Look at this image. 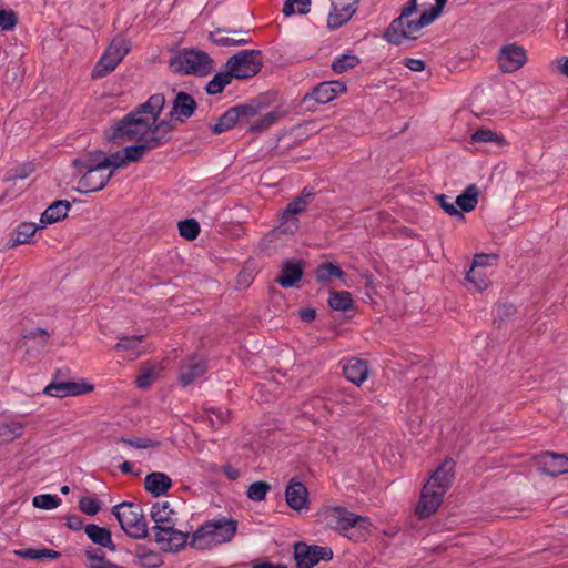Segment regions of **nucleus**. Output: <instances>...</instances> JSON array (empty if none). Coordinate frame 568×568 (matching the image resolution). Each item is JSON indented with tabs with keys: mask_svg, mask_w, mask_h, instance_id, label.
<instances>
[{
	"mask_svg": "<svg viewBox=\"0 0 568 568\" xmlns=\"http://www.w3.org/2000/svg\"><path fill=\"white\" fill-rule=\"evenodd\" d=\"M164 104L165 98L162 93L151 95L144 103L113 124L109 139L119 144L128 141L146 142L150 139H158L164 145L170 140L171 131L168 121H158Z\"/></svg>",
	"mask_w": 568,
	"mask_h": 568,
	"instance_id": "1",
	"label": "nucleus"
},
{
	"mask_svg": "<svg viewBox=\"0 0 568 568\" xmlns=\"http://www.w3.org/2000/svg\"><path fill=\"white\" fill-rule=\"evenodd\" d=\"M174 515L175 511L170 507L169 501L153 504L150 513V517L154 521L152 527L154 540L161 545V549L165 552L180 551L190 538L187 532L175 528L178 519Z\"/></svg>",
	"mask_w": 568,
	"mask_h": 568,
	"instance_id": "2",
	"label": "nucleus"
},
{
	"mask_svg": "<svg viewBox=\"0 0 568 568\" xmlns=\"http://www.w3.org/2000/svg\"><path fill=\"white\" fill-rule=\"evenodd\" d=\"M237 531V520L217 517L204 523L191 536L187 544L196 549H210L213 546L231 541Z\"/></svg>",
	"mask_w": 568,
	"mask_h": 568,
	"instance_id": "3",
	"label": "nucleus"
},
{
	"mask_svg": "<svg viewBox=\"0 0 568 568\" xmlns=\"http://www.w3.org/2000/svg\"><path fill=\"white\" fill-rule=\"evenodd\" d=\"M72 164L79 173H82L78 181V191L81 193L98 192L112 178V171H106L97 155L74 159Z\"/></svg>",
	"mask_w": 568,
	"mask_h": 568,
	"instance_id": "4",
	"label": "nucleus"
},
{
	"mask_svg": "<svg viewBox=\"0 0 568 568\" xmlns=\"http://www.w3.org/2000/svg\"><path fill=\"white\" fill-rule=\"evenodd\" d=\"M111 513L130 538L144 539L148 537V524L140 505L123 501L113 506Z\"/></svg>",
	"mask_w": 568,
	"mask_h": 568,
	"instance_id": "5",
	"label": "nucleus"
},
{
	"mask_svg": "<svg viewBox=\"0 0 568 568\" xmlns=\"http://www.w3.org/2000/svg\"><path fill=\"white\" fill-rule=\"evenodd\" d=\"M130 51V42L124 38H115L97 62L92 77L100 79L115 70L118 64Z\"/></svg>",
	"mask_w": 568,
	"mask_h": 568,
	"instance_id": "6",
	"label": "nucleus"
},
{
	"mask_svg": "<svg viewBox=\"0 0 568 568\" xmlns=\"http://www.w3.org/2000/svg\"><path fill=\"white\" fill-rule=\"evenodd\" d=\"M258 113V105L253 103L237 104L229 108L219 119L217 122L211 126L215 134H221L233 129L235 125L247 124Z\"/></svg>",
	"mask_w": 568,
	"mask_h": 568,
	"instance_id": "7",
	"label": "nucleus"
},
{
	"mask_svg": "<svg viewBox=\"0 0 568 568\" xmlns=\"http://www.w3.org/2000/svg\"><path fill=\"white\" fill-rule=\"evenodd\" d=\"M334 557L329 547L308 545L296 541L293 546V558L296 568H314L321 560L331 561Z\"/></svg>",
	"mask_w": 568,
	"mask_h": 568,
	"instance_id": "8",
	"label": "nucleus"
},
{
	"mask_svg": "<svg viewBox=\"0 0 568 568\" xmlns=\"http://www.w3.org/2000/svg\"><path fill=\"white\" fill-rule=\"evenodd\" d=\"M261 67V51L258 50H242L232 55L226 62V68L231 70L236 79L252 78L258 73Z\"/></svg>",
	"mask_w": 568,
	"mask_h": 568,
	"instance_id": "9",
	"label": "nucleus"
},
{
	"mask_svg": "<svg viewBox=\"0 0 568 568\" xmlns=\"http://www.w3.org/2000/svg\"><path fill=\"white\" fill-rule=\"evenodd\" d=\"M326 525L334 530L346 531L351 528L368 529V517L356 515L344 507H332L325 513Z\"/></svg>",
	"mask_w": 568,
	"mask_h": 568,
	"instance_id": "10",
	"label": "nucleus"
},
{
	"mask_svg": "<svg viewBox=\"0 0 568 568\" xmlns=\"http://www.w3.org/2000/svg\"><path fill=\"white\" fill-rule=\"evenodd\" d=\"M175 63L179 64L176 71L184 74L207 75L214 69V62L209 54L199 50H185L172 65Z\"/></svg>",
	"mask_w": 568,
	"mask_h": 568,
	"instance_id": "11",
	"label": "nucleus"
},
{
	"mask_svg": "<svg viewBox=\"0 0 568 568\" xmlns=\"http://www.w3.org/2000/svg\"><path fill=\"white\" fill-rule=\"evenodd\" d=\"M33 168L31 164H21L6 173L2 179V199L12 200L17 197L24 189V180L31 174Z\"/></svg>",
	"mask_w": 568,
	"mask_h": 568,
	"instance_id": "12",
	"label": "nucleus"
},
{
	"mask_svg": "<svg viewBox=\"0 0 568 568\" xmlns=\"http://www.w3.org/2000/svg\"><path fill=\"white\" fill-rule=\"evenodd\" d=\"M445 494L446 493H444L443 489L439 490L428 484H425L415 509L417 517L419 519H425L433 515L443 503Z\"/></svg>",
	"mask_w": 568,
	"mask_h": 568,
	"instance_id": "13",
	"label": "nucleus"
},
{
	"mask_svg": "<svg viewBox=\"0 0 568 568\" xmlns=\"http://www.w3.org/2000/svg\"><path fill=\"white\" fill-rule=\"evenodd\" d=\"M539 470L551 477L568 473V455L542 452L536 457Z\"/></svg>",
	"mask_w": 568,
	"mask_h": 568,
	"instance_id": "14",
	"label": "nucleus"
},
{
	"mask_svg": "<svg viewBox=\"0 0 568 568\" xmlns=\"http://www.w3.org/2000/svg\"><path fill=\"white\" fill-rule=\"evenodd\" d=\"M312 195L313 193L306 192V190H304L301 196L295 197L287 204L283 212L281 224V226L284 229V232L294 233L297 230L298 221L295 216L307 209L308 199Z\"/></svg>",
	"mask_w": 568,
	"mask_h": 568,
	"instance_id": "15",
	"label": "nucleus"
},
{
	"mask_svg": "<svg viewBox=\"0 0 568 568\" xmlns=\"http://www.w3.org/2000/svg\"><path fill=\"white\" fill-rule=\"evenodd\" d=\"M435 19L424 10L418 19H407L405 22H402L398 27H395L394 38L398 39V41L390 42L392 44H402L404 39H416L419 34V31L430 24Z\"/></svg>",
	"mask_w": 568,
	"mask_h": 568,
	"instance_id": "16",
	"label": "nucleus"
},
{
	"mask_svg": "<svg viewBox=\"0 0 568 568\" xmlns=\"http://www.w3.org/2000/svg\"><path fill=\"white\" fill-rule=\"evenodd\" d=\"M93 387L85 383L63 382L53 379L45 386L43 393L45 395L63 398L68 396L82 395L90 392Z\"/></svg>",
	"mask_w": 568,
	"mask_h": 568,
	"instance_id": "17",
	"label": "nucleus"
},
{
	"mask_svg": "<svg viewBox=\"0 0 568 568\" xmlns=\"http://www.w3.org/2000/svg\"><path fill=\"white\" fill-rule=\"evenodd\" d=\"M499 68L504 72H514L526 62L525 50L517 44L504 45L498 57Z\"/></svg>",
	"mask_w": 568,
	"mask_h": 568,
	"instance_id": "18",
	"label": "nucleus"
},
{
	"mask_svg": "<svg viewBox=\"0 0 568 568\" xmlns=\"http://www.w3.org/2000/svg\"><path fill=\"white\" fill-rule=\"evenodd\" d=\"M346 84L341 81H324L312 89L311 93L305 95L306 99H313L318 103L325 104L333 101L338 94L345 92Z\"/></svg>",
	"mask_w": 568,
	"mask_h": 568,
	"instance_id": "19",
	"label": "nucleus"
},
{
	"mask_svg": "<svg viewBox=\"0 0 568 568\" xmlns=\"http://www.w3.org/2000/svg\"><path fill=\"white\" fill-rule=\"evenodd\" d=\"M206 363L200 356L189 357L180 368V382L183 386H187L196 382L206 372Z\"/></svg>",
	"mask_w": 568,
	"mask_h": 568,
	"instance_id": "20",
	"label": "nucleus"
},
{
	"mask_svg": "<svg viewBox=\"0 0 568 568\" xmlns=\"http://www.w3.org/2000/svg\"><path fill=\"white\" fill-rule=\"evenodd\" d=\"M455 462L446 458L433 473L426 484L446 493L453 484Z\"/></svg>",
	"mask_w": 568,
	"mask_h": 568,
	"instance_id": "21",
	"label": "nucleus"
},
{
	"mask_svg": "<svg viewBox=\"0 0 568 568\" xmlns=\"http://www.w3.org/2000/svg\"><path fill=\"white\" fill-rule=\"evenodd\" d=\"M357 10L356 1L354 0H336L333 2V11L328 16V26L331 28H338L347 22Z\"/></svg>",
	"mask_w": 568,
	"mask_h": 568,
	"instance_id": "22",
	"label": "nucleus"
},
{
	"mask_svg": "<svg viewBox=\"0 0 568 568\" xmlns=\"http://www.w3.org/2000/svg\"><path fill=\"white\" fill-rule=\"evenodd\" d=\"M285 497L287 505L294 510L301 511L308 508V491L301 481L292 479L286 487Z\"/></svg>",
	"mask_w": 568,
	"mask_h": 568,
	"instance_id": "23",
	"label": "nucleus"
},
{
	"mask_svg": "<svg viewBox=\"0 0 568 568\" xmlns=\"http://www.w3.org/2000/svg\"><path fill=\"white\" fill-rule=\"evenodd\" d=\"M196 101L192 95L185 92H179L173 101L171 115L178 121L184 122L191 118L196 110Z\"/></svg>",
	"mask_w": 568,
	"mask_h": 568,
	"instance_id": "24",
	"label": "nucleus"
},
{
	"mask_svg": "<svg viewBox=\"0 0 568 568\" xmlns=\"http://www.w3.org/2000/svg\"><path fill=\"white\" fill-rule=\"evenodd\" d=\"M343 374L353 384L361 385L368 377L367 363L359 358H349L343 363Z\"/></svg>",
	"mask_w": 568,
	"mask_h": 568,
	"instance_id": "25",
	"label": "nucleus"
},
{
	"mask_svg": "<svg viewBox=\"0 0 568 568\" xmlns=\"http://www.w3.org/2000/svg\"><path fill=\"white\" fill-rule=\"evenodd\" d=\"M50 334L43 328H36L23 336V346L31 356L39 355L48 345Z\"/></svg>",
	"mask_w": 568,
	"mask_h": 568,
	"instance_id": "26",
	"label": "nucleus"
},
{
	"mask_svg": "<svg viewBox=\"0 0 568 568\" xmlns=\"http://www.w3.org/2000/svg\"><path fill=\"white\" fill-rule=\"evenodd\" d=\"M85 535L88 538L100 547L106 548L110 551H115L116 546L112 540V532L106 527H101L95 524H88L84 527Z\"/></svg>",
	"mask_w": 568,
	"mask_h": 568,
	"instance_id": "27",
	"label": "nucleus"
},
{
	"mask_svg": "<svg viewBox=\"0 0 568 568\" xmlns=\"http://www.w3.org/2000/svg\"><path fill=\"white\" fill-rule=\"evenodd\" d=\"M144 487L153 497H160L172 487V479L164 473L154 471L146 475Z\"/></svg>",
	"mask_w": 568,
	"mask_h": 568,
	"instance_id": "28",
	"label": "nucleus"
},
{
	"mask_svg": "<svg viewBox=\"0 0 568 568\" xmlns=\"http://www.w3.org/2000/svg\"><path fill=\"white\" fill-rule=\"evenodd\" d=\"M159 146H162V141L158 139H150L146 142H136L135 144L125 146L123 149V156L129 165L132 162L140 161L148 152Z\"/></svg>",
	"mask_w": 568,
	"mask_h": 568,
	"instance_id": "29",
	"label": "nucleus"
},
{
	"mask_svg": "<svg viewBox=\"0 0 568 568\" xmlns=\"http://www.w3.org/2000/svg\"><path fill=\"white\" fill-rule=\"evenodd\" d=\"M303 270L300 263L293 261H286L282 265L281 276L277 278V283L283 288L293 287L302 278Z\"/></svg>",
	"mask_w": 568,
	"mask_h": 568,
	"instance_id": "30",
	"label": "nucleus"
},
{
	"mask_svg": "<svg viewBox=\"0 0 568 568\" xmlns=\"http://www.w3.org/2000/svg\"><path fill=\"white\" fill-rule=\"evenodd\" d=\"M71 209L70 202L67 200L54 201L47 210L41 214L40 222L42 225L52 224L67 217L68 212Z\"/></svg>",
	"mask_w": 568,
	"mask_h": 568,
	"instance_id": "31",
	"label": "nucleus"
},
{
	"mask_svg": "<svg viewBox=\"0 0 568 568\" xmlns=\"http://www.w3.org/2000/svg\"><path fill=\"white\" fill-rule=\"evenodd\" d=\"M222 32L235 33V34L236 33L248 34L250 30H246V29H239V30L223 29V30H221V29H219L215 32L211 33L212 41L215 44H217V45H221V47H240V45H245V44H248V43L252 42L251 39H246V38L235 39V38L224 37V36L221 34Z\"/></svg>",
	"mask_w": 568,
	"mask_h": 568,
	"instance_id": "32",
	"label": "nucleus"
},
{
	"mask_svg": "<svg viewBox=\"0 0 568 568\" xmlns=\"http://www.w3.org/2000/svg\"><path fill=\"white\" fill-rule=\"evenodd\" d=\"M38 226L34 223H28L23 222L20 223L14 233L11 235V237L7 242L8 247H16L19 244L29 243L31 237L37 232Z\"/></svg>",
	"mask_w": 568,
	"mask_h": 568,
	"instance_id": "33",
	"label": "nucleus"
},
{
	"mask_svg": "<svg viewBox=\"0 0 568 568\" xmlns=\"http://www.w3.org/2000/svg\"><path fill=\"white\" fill-rule=\"evenodd\" d=\"M417 10V0H408L404 7L402 8L400 16L392 21L389 27L387 28L385 32V39L388 42H395L398 41V39L394 38L395 33V27H398L402 22H405L408 18L413 16Z\"/></svg>",
	"mask_w": 568,
	"mask_h": 568,
	"instance_id": "34",
	"label": "nucleus"
},
{
	"mask_svg": "<svg viewBox=\"0 0 568 568\" xmlns=\"http://www.w3.org/2000/svg\"><path fill=\"white\" fill-rule=\"evenodd\" d=\"M478 187L470 184L456 197L455 206L457 205L465 213L471 212L478 203Z\"/></svg>",
	"mask_w": 568,
	"mask_h": 568,
	"instance_id": "35",
	"label": "nucleus"
},
{
	"mask_svg": "<svg viewBox=\"0 0 568 568\" xmlns=\"http://www.w3.org/2000/svg\"><path fill=\"white\" fill-rule=\"evenodd\" d=\"M18 58L16 60L10 61L7 71H6V82L11 87H18L24 75V70L20 62V58L23 55V49L20 48L17 53Z\"/></svg>",
	"mask_w": 568,
	"mask_h": 568,
	"instance_id": "36",
	"label": "nucleus"
},
{
	"mask_svg": "<svg viewBox=\"0 0 568 568\" xmlns=\"http://www.w3.org/2000/svg\"><path fill=\"white\" fill-rule=\"evenodd\" d=\"M235 78L230 69L226 71L217 72L212 80H210L205 87L209 94L221 93L224 88L231 83L232 79Z\"/></svg>",
	"mask_w": 568,
	"mask_h": 568,
	"instance_id": "37",
	"label": "nucleus"
},
{
	"mask_svg": "<svg viewBox=\"0 0 568 568\" xmlns=\"http://www.w3.org/2000/svg\"><path fill=\"white\" fill-rule=\"evenodd\" d=\"M344 276L345 273L342 271V268L331 262L318 265L315 272V277L318 282H328L332 278L343 280Z\"/></svg>",
	"mask_w": 568,
	"mask_h": 568,
	"instance_id": "38",
	"label": "nucleus"
},
{
	"mask_svg": "<svg viewBox=\"0 0 568 568\" xmlns=\"http://www.w3.org/2000/svg\"><path fill=\"white\" fill-rule=\"evenodd\" d=\"M123 154L124 151L122 149L121 151H116L110 155H105L104 153L99 152L97 154V158L103 164L104 169L106 171H112L113 174L116 169L125 168L128 165V162L124 159Z\"/></svg>",
	"mask_w": 568,
	"mask_h": 568,
	"instance_id": "39",
	"label": "nucleus"
},
{
	"mask_svg": "<svg viewBox=\"0 0 568 568\" xmlns=\"http://www.w3.org/2000/svg\"><path fill=\"white\" fill-rule=\"evenodd\" d=\"M282 113L278 110H272L255 121H250V131L252 132H263L268 130L272 125H274L281 118Z\"/></svg>",
	"mask_w": 568,
	"mask_h": 568,
	"instance_id": "40",
	"label": "nucleus"
},
{
	"mask_svg": "<svg viewBox=\"0 0 568 568\" xmlns=\"http://www.w3.org/2000/svg\"><path fill=\"white\" fill-rule=\"evenodd\" d=\"M331 308L339 312H347L353 307V298L349 292H331L328 298Z\"/></svg>",
	"mask_w": 568,
	"mask_h": 568,
	"instance_id": "41",
	"label": "nucleus"
},
{
	"mask_svg": "<svg viewBox=\"0 0 568 568\" xmlns=\"http://www.w3.org/2000/svg\"><path fill=\"white\" fill-rule=\"evenodd\" d=\"M206 418L196 419L195 422L203 423L209 422L212 426L215 424H229L232 422L231 413L226 408L222 407H210L205 409Z\"/></svg>",
	"mask_w": 568,
	"mask_h": 568,
	"instance_id": "42",
	"label": "nucleus"
},
{
	"mask_svg": "<svg viewBox=\"0 0 568 568\" xmlns=\"http://www.w3.org/2000/svg\"><path fill=\"white\" fill-rule=\"evenodd\" d=\"M14 555L20 556L22 558L32 559V560H40V559H57L60 557V552L42 548V549H33V548H26L20 550H14Z\"/></svg>",
	"mask_w": 568,
	"mask_h": 568,
	"instance_id": "43",
	"label": "nucleus"
},
{
	"mask_svg": "<svg viewBox=\"0 0 568 568\" xmlns=\"http://www.w3.org/2000/svg\"><path fill=\"white\" fill-rule=\"evenodd\" d=\"M361 62V59L351 53H343L334 58L332 62V70L336 73L346 72L355 67H357Z\"/></svg>",
	"mask_w": 568,
	"mask_h": 568,
	"instance_id": "44",
	"label": "nucleus"
},
{
	"mask_svg": "<svg viewBox=\"0 0 568 568\" xmlns=\"http://www.w3.org/2000/svg\"><path fill=\"white\" fill-rule=\"evenodd\" d=\"M471 140L475 143H493L498 146L505 144L504 136L489 129H479L475 131L471 135Z\"/></svg>",
	"mask_w": 568,
	"mask_h": 568,
	"instance_id": "45",
	"label": "nucleus"
},
{
	"mask_svg": "<svg viewBox=\"0 0 568 568\" xmlns=\"http://www.w3.org/2000/svg\"><path fill=\"white\" fill-rule=\"evenodd\" d=\"M311 0H285L282 12L285 17H291L295 13L304 16L310 12Z\"/></svg>",
	"mask_w": 568,
	"mask_h": 568,
	"instance_id": "46",
	"label": "nucleus"
},
{
	"mask_svg": "<svg viewBox=\"0 0 568 568\" xmlns=\"http://www.w3.org/2000/svg\"><path fill=\"white\" fill-rule=\"evenodd\" d=\"M271 490V485L266 481H254L248 486L247 498L253 501H262L265 499L267 493Z\"/></svg>",
	"mask_w": 568,
	"mask_h": 568,
	"instance_id": "47",
	"label": "nucleus"
},
{
	"mask_svg": "<svg viewBox=\"0 0 568 568\" xmlns=\"http://www.w3.org/2000/svg\"><path fill=\"white\" fill-rule=\"evenodd\" d=\"M61 503H62V500L60 497H58L57 495H51V494L37 495L32 499V505L36 508L45 509V510L54 509L58 506H60Z\"/></svg>",
	"mask_w": 568,
	"mask_h": 568,
	"instance_id": "48",
	"label": "nucleus"
},
{
	"mask_svg": "<svg viewBox=\"0 0 568 568\" xmlns=\"http://www.w3.org/2000/svg\"><path fill=\"white\" fill-rule=\"evenodd\" d=\"M116 443H122V444H125V445H129V446H132L134 448H139V449H146V448H158L161 446V442L160 440H154V439H151V438H148V437H144V438H141V437H132V438H126V437H121L116 440Z\"/></svg>",
	"mask_w": 568,
	"mask_h": 568,
	"instance_id": "49",
	"label": "nucleus"
},
{
	"mask_svg": "<svg viewBox=\"0 0 568 568\" xmlns=\"http://www.w3.org/2000/svg\"><path fill=\"white\" fill-rule=\"evenodd\" d=\"M180 235L186 240H195L200 233V224L194 219H186L179 222Z\"/></svg>",
	"mask_w": 568,
	"mask_h": 568,
	"instance_id": "50",
	"label": "nucleus"
},
{
	"mask_svg": "<svg viewBox=\"0 0 568 568\" xmlns=\"http://www.w3.org/2000/svg\"><path fill=\"white\" fill-rule=\"evenodd\" d=\"M466 280L474 285L477 291H484L488 286L487 274L479 268H470L466 274Z\"/></svg>",
	"mask_w": 568,
	"mask_h": 568,
	"instance_id": "51",
	"label": "nucleus"
},
{
	"mask_svg": "<svg viewBox=\"0 0 568 568\" xmlns=\"http://www.w3.org/2000/svg\"><path fill=\"white\" fill-rule=\"evenodd\" d=\"M143 338V335L121 336L114 348L116 351L134 349L142 343Z\"/></svg>",
	"mask_w": 568,
	"mask_h": 568,
	"instance_id": "52",
	"label": "nucleus"
},
{
	"mask_svg": "<svg viewBox=\"0 0 568 568\" xmlns=\"http://www.w3.org/2000/svg\"><path fill=\"white\" fill-rule=\"evenodd\" d=\"M79 509L89 516H94L101 510V504L95 498L81 497L79 500Z\"/></svg>",
	"mask_w": 568,
	"mask_h": 568,
	"instance_id": "53",
	"label": "nucleus"
},
{
	"mask_svg": "<svg viewBox=\"0 0 568 568\" xmlns=\"http://www.w3.org/2000/svg\"><path fill=\"white\" fill-rule=\"evenodd\" d=\"M138 557L140 559L141 566L148 568H158L163 562L161 556L152 550L145 551L144 554H140L138 555Z\"/></svg>",
	"mask_w": 568,
	"mask_h": 568,
	"instance_id": "54",
	"label": "nucleus"
},
{
	"mask_svg": "<svg viewBox=\"0 0 568 568\" xmlns=\"http://www.w3.org/2000/svg\"><path fill=\"white\" fill-rule=\"evenodd\" d=\"M158 372L154 367L143 369L139 376L136 377V385L141 389H146L150 387L152 382L155 379Z\"/></svg>",
	"mask_w": 568,
	"mask_h": 568,
	"instance_id": "55",
	"label": "nucleus"
},
{
	"mask_svg": "<svg viewBox=\"0 0 568 568\" xmlns=\"http://www.w3.org/2000/svg\"><path fill=\"white\" fill-rule=\"evenodd\" d=\"M436 201L439 206L449 215L463 217V213L457 210L455 206V202L450 201V197L445 194H439L436 196Z\"/></svg>",
	"mask_w": 568,
	"mask_h": 568,
	"instance_id": "56",
	"label": "nucleus"
},
{
	"mask_svg": "<svg viewBox=\"0 0 568 568\" xmlns=\"http://www.w3.org/2000/svg\"><path fill=\"white\" fill-rule=\"evenodd\" d=\"M18 23V14L12 9L2 8V31L11 30Z\"/></svg>",
	"mask_w": 568,
	"mask_h": 568,
	"instance_id": "57",
	"label": "nucleus"
},
{
	"mask_svg": "<svg viewBox=\"0 0 568 568\" xmlns=\"http://www.w3.org/2000/svg\"><path fill=\"white\" fill-rule=\"evenodd\" d=\"M495 261H497L496 254H476L474 256L471 267L481 270L488 265H491V263Z\"/></svg>",
	"mask_w": 568,
	"mask_h": 568,
	"instance_id": "58",
	"label": "nucleus"
},
{
	"mask_svg": "<svg viewBox=\"0 0 568 568\" xmlns=\"http://www.w3.org/2000/svg\"><path fill=\"white\" fill-rule=\"evenodd\" d=\"M84 556L88 560L91 561V564H94V561H97L105 565V561H109L105 557V554L101 549L94 548L92 546H88L84 549Z\"/></svg>",
	"mask_w": 568,
	"mask_h": 568,
	"instance_id": "59",
	"label": "nucleus"
},
{
	"mask_svg": "<svg viewBox=\"0 0 568 568\" xmlns=\"http://www.w3.org/2000/svg\"><path fill=\"white\" fill-rule=\"evenodd\" d=\"M404 65L412 71L420 72L425 69L426 64L420 59L406 58L403 61Z\"/></svg>",
	"mask_w": 568,
	"mask_h": 568,
	"instance_id": "60",
	"label": "nucleus"
},
{
	"mask_svg": "<svg viewBox=\"0 0 568 568\" xmlns=\"http://www.w3.org/2000/svg\"><path fill=\"white\" fill-rule=\"evenodd\" d=\"M67 527L71 530H81L83 528V518L79 515L67 516Z\"/></svg>",
	"mask_w": 568,
	"mask_h": 568,
	"instance_id": "61",
	"label": "nucleus"
},
{
	"mask_svg": "<svg viewBox=\"0 0 568 568\" xmlns=\"http://www.w3.org/2000/svg\"><path fill=\"white\" fill-rule=\"evenodd\" d=\"M221 470L223 474L230 479V480H236L240 477V470L232 467L230 464H225L221 467Z\"/></svg>",
	"mask_w": 568,
	"mask_h": 568,
	"instance_id": "62",
	"label": "nucleus"
},
{
	"mask_svg": "<svg viewBox=\"0 0 568 568\" xmlns=\"http://www.w3.org/2000/svg\"><path fill=\"white\" fill-rule=\"evenodd\" d=\"M558 71L568 78V58L560 57L555 61Z\"/></svg>",
	"mask_w": 568,
	"mask_h": 568,
	"instance_id": "63",
	"label": "nucleus"
},
{
	"mask_svg": "<svg viewBox=\"0 0 568 568\" xmlns=\"http://www.w3.org/2000/svg\"><path fill=\"white\" fill-rule=\"evenodd\" d=\"M252 568H287L285 564H274L271 561H258Z\"/></svg>",
	"mask_w": 568,
	"mask_h": 568,
	"instance_id": "64",
	"label": "nucleus"
}]
</instances>
